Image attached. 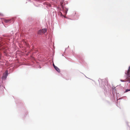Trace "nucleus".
<instances>
[{
    "instance_id": "f8f14e48",
    "label": "nucleus",
    "mask_w": 130,
    "mask_h": 130,
    "mask_svg": "<svg viewBox=\"0 0 130 130\" xmlns=\"http://www.w3.org/2000/svg\"><path fill=\"white\" fill-rule=\"evenodd\" d=\"M128 70H129L130 71V66L129 67V69Z\"/></svg>"
},
{
    "instance_id": "9b49d317",
    "label": "nucleus",
    "mask_w": 130,
    "mask_h": 130,
    "mask_svg": "<svg viewBox=\"0 0 130 130\" xmlns=\"http://www.w3.org/2000/svg\"><path fill=\"white\" fill-rule=\"evenodd\" d=\"M53 66L54 67V68H55V67H56V66L53 63Z\"/></svg>"
},
{
    "instance_id": "6e6552de",
    "label": "nucleus",
    "mask_w": 130,
    "mask_h": 130,
    "mask_svg": "<svg viewBox=\"0 0 130 130\" xmlns=\"http://www.w3.org/2000/svg\"><path fill=\"white\" fill-rule=\"evenodd\" d=\"M129 91H130V89H127L124 92L126 93Z\"/></svg>"
},
{
    "instance_id": "39448f33",
    "label": "nucleus",
    "mask_w": 130,
    "mask_h": 130,
    "mask_svg": "<svg viewBox=\"0 0 130 130\" xmlns=\"http://www.w3.org/2000/svg\"><path fill=\"white\" fill-rule=\"evenodd\" d=\"M43 31V33L44 34L46 31L47 30L46 29H42Z\"/></svg>"
},
{
    "instance_id": "7ed1b4c3",
    "label": "nucleus",
    "mask_w": 130,
    "mask_h": 130,
    "mask_svg": "<svg viewBox=\"0 0 130 130\" xmlns=\"http://www.w3.org/2000/svg\"><path fill=\"white\" fill-rule=\"evenodd\" d=\"M38 34H41L43 33V31L42 30H40L38 31Z\"/></svg>"
},
{
    "instance_id": "1a4fd4ad",
    "label": "nucleus",
    "mask_w": 130,
    "mask_h": 130,
    "mask_svg": "<svg viewBox=\"0 0 130 130\" xmlns=\"http://www.w3.org/2000/svg\"><path fill=\"white\" fill-rule=\"evenodd\" d=\"M5 76H6V75H4L3 76H2V78H5V79L6 78H5Z\"/></svg>"
},
{
    "instance_id": "0eeeda50",
    "label": "nucleus",
    "mask_w": 130,
    "mask_h": 130,
    "mask_svg": "<svg viewBox=\"0 0 130 130\" xmlns=\"http://www.w3.org/2000/svg\"><path fill=\"white\" fill-rule=\"evenodd\" d=\"M126 79H127L126 81H129V82L130 83V77H127Z\"/></svg>"
},
{
    "instance_id": "423d86ee",
    "label": "nucleus",
    "mask_w": 130,
    "mask_h": 130,
    "mask_svg": "<svg viewBox=\"0 0 130 130\" xmlns=\"http://www.w3.org/2000/svg\"><path fill=\"white\" fill-rule=\"evenodd\" d=\"M8 71H6L5 72V75L6 76H5V78H6L7 77V76L8 75Z\"/></svg>"
},
{
    "instance_id": "f257e3e1",
    "label": "nucleus",
    "mask_w": 130,
    "mask_h": 130,
    "mask_svg": "<svg viewBox=\"0 0 130 130\" xmlns=\"http://www.w3.org/2000/svg\"><path fill=\"white\" fill-rule=\"evenodd\" d=\"M125 74L126 75V78L130 77V71L129 70H127L126 71Z\"/></svg>"
},
{
    "instance_id": "9d476101",
    "label": "nucleus",
    "mask_w": 130,
    "mask_h": 130,
    "mask_svg": "<svg viewBox=\"0 0 130 130\" xmlns=\"http://www.w3.org/2000/svg\"><path fill=\"white\" fill-rule=\"evenodd\" d=\"M121 82H126V81H124V80H121Z\"/></svg>"
},
{
    "instance_id": "20e7f679",
    "label": "nucleus",
    "mask_w": 130,
    "mask_h": 130,
    "mask_svg": "<svg viewBox=\"0 0 130 130\" xmlns=\"http://www.w3.org/2000/svg\"><path fill=\"white\" fill-rule=\"evenodd\" d=\"M55 69L58 72H60V69L57 67H55Z\"/></svg>"
},
{
    "instance_id": "f03ea898",
    "label": "nucleus",
    "mask_w": 130,
    "mask_h": 130,
    "mask_svg": "<svg viewBox=\"0 0 130 130\" xmlns=\"http://www.w3.org/2000/svg\"><path fill=\"white\" fill-rule=\"evenodd\" d=\"M12 20V19H4V22L6 23H11V21Z\"/></svg>"
}]
</instances>
